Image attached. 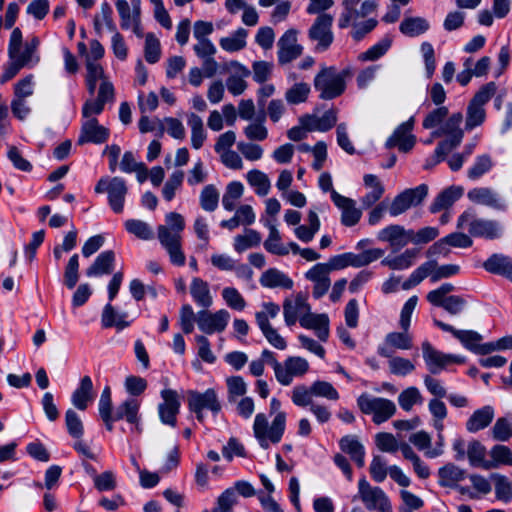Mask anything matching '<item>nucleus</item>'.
<instances>
[{"instance_id":"nucleus-24","label":"nucleus","mask_w":512,"mask_h":512,"mask_svg":"<svg viewBox=\"0 0 512 512\" xmlns=\"http://www.w3.org/2000/svg\"><path fill=\"white\" fill-rule=\"evenodd\" d=\"M310 311V305L305 296L301 293L297 294L294 300L285 299L283 303V314L287 326H292L296 323L301 315Z\"/></svg>"},{"instance_id":"nucleus-11","label":"nucleus","mask_w":512,"mask_h":512,"mask_svg":"<svg viewBox=\"0 0 512 512\" xmlns=\"http://www.w3.org/2000/svg\"><path fill=\"white\" fill-rule=\"evenodd\" d=\"M428 195V186L420 184L415 188L406 189L394 197L388 211L392 217H397L411 207L420 205Z\"/></svg>"},{"instance_id":"nucleus-30","label":"nucleus","mask_w":512,"mask_h":512,"mask_svg":"<svg viewBox=\"0 0 512 512\" xmlns=\"http://www.w3.org/2000/svg\"><path fill=\"white\" fill-rule=\"evenodd\" d=\"M259 282L265 288L281 287L283 289H292L294 284L289 276L277 268H269L264 271Z\"/></svg>"},{"instance_id":"nucleus-1","label":"nucleus","mask_w":512,"mask_h":512,"mask_svg":"<svg viewBox=\"0 0 512 512\" xmlns=\"http://www.w3.org/2000/svg\"><path fill=\"white\" fill-rule=\"evenodd\" d=\"M281 401L273 397L269 404V415L273 416L269 425L265 413H257L253 423V435L259 446L267 450L271 445L281 442L286 430L287 414L281 409Z\"/></svg>"},{"instance_id":"nucleus-7","label":"nucleus","mask_w":512,"mask_h":512,"mask_svg":"<svg viewBox=\"0 0 512 512\" xmlns=\"http://www.w3.org/2000/svg\"><path fill=\"white\" fill-rule=\"evenodd\" d=\"M38 46L39 39L37 37H33L30 41L23 43L21 30L19 28H15L11 33L9 41L10 58L14 61V64L38 62Z\"/></svg>"},{"instance_id":"nucleus-44","label":"nucleus","mask_w":512,"mask_h":512,"mask_svg":"<svg viewBox=\"0 0 512 512\" xmlns=\"http://www.w3.org/2000/svg\"><path fill=\"white\" fill-rule=\"evenodd\" d=\"M247 182L255 189V193L259 196H266L271 187L268 176L257 169L250 170L246 176Z\"/></svg>"},{"instance_id":"nucleus-58","label":"nucleus","mask_w":512,"mask_h":512,"mask_svg":"<svg viewBox=\"0 0 512 512\" xmlns=\"http://www.w3.org/2000/svg\"><path fill=\"white\" fill-rule=\"evenodd\" d=\"M310 93V86L306 83H296L285 93V98L289 104H300L307 100Z\"/></svg>"},{"instance_id":"nucleus-42","label":"nucleus","mask_w":512,"mask_h":512,"mask_svg":"<svg viewBox=\"0 0 512 512\" xmlns=\"http://www.w3.org/2000/svg\"><path fill=\"white\" fill-rule=\"evenodd\" d=\"M248 31L244 28L237 29L228 37L219 40L220 47L227 52H237L246 46Z\"/></svg>"},{"instance_id":"nucleus-14","label":"nucleus","mask_w":512,"mask_h":512,"mask_svg":"<svg viewBox=\"0 0 512 512\" xmlns=\"http://www.w3.org/2000/svg\"><path fill=\"white\" fill-rule=\"evenodd\" d=\"M229 320L230 313L225 309L218 310L215 313L203 309L197 313L198 328L209 335L224 331Z\"/></svg>"},{"instance_id":"nucleus-19","label":"nucleus","mask_w":512,"mask_h":512,"mask_svg":"<svg viewBox=\"0 0 512 512\" xmlns=\"http://www.w3.org/2000/svg\"><path fill=\"white\" fill-rule=\"evenodd\" d=\"M410 229H405L398 224H391L381 229L377 234V239L381 242H387L395 249H401L410 242Z\"/></svg>"},{"instance_id":"nucleus-12","label":"nucleus","mask_w":512,"mask_h":512,"mask_svg":"<svg viewBox=\"0 0 512 512\" xmlns=\"http://www.w3.org/2000/svg\"><path fill=\"white\" fill-rule=\"evenodd\" d=\"M162 402L158 404V415L162 424L175 427L180 412V396L176 390L163 389L160 393Z\"/></svg>"},{"instance_id":"nucleus-57","label":"nucleus","mask_w":512,"mask_h":512,"mask_svg":"<svg viewBox=\"0 0 512 512\" xmlns=\"http://www.w3.org/2000/svg\"><path fill=\"white\" fill-rule=\"evenodd\" d=\"M486 119L485 108L469 103L466 112L465 128L468 131L480 126Z\"/></svg>"},{"instance_id":"nucleus-28","label":"nucleus","mask_w":512,"mask_h":512,"mask_svg":"<svg viewBox=\"0 0 512 512\" xmlns=\"http://www.w3.org/2000/svg\"><path fill=\"white\" fill-rule=\"evenodd\" d=\"M139 410L140 401L136 398H128L117 406L113 414L117 420H126L138 428L141 419Z\"/></svg>"},{"instance_id":"nucleus-2","label":"nucleus","mask_w":512,"mask_h":512,"mask_svg":"<svg viewBox=\"0 0 512 512\" xmlns=\"http://www.w3.org/2000/svg\"><path fill=\"white\" fill-rule=\"evenodd\" d=\"M457 228H467L470 236L487 240L502 236L503 228L496 220L477 218L472 212L464 211L457 219Z\"/></svg>"},{"instance_id":"nucleus-32","label":"nucleus","mask_w":512,"mask_h":512,"mask_svg":"<svg viewBox=\"0 0 512 512\" xmlns=\"http://www.w3.org/2000/svg\"><path fill=\"white\" fill-rule=\"evenodd\" d=\"M465 477V470L459 468L453 463H448L438 470V484L441 487H457V483L464 480Z\"/></svg>"},{"instance_id":"nucleus-6","label":"nucleus","mask_w":512,"mask_h":512,"mask_svg":"<svg viewBox=\"0 0 512 512\" xmlns=\"http://www.w3.org/2000/svg\"><path fill=\"white\" fill-rule=\"evenodd\" d=\"M359 498L368 511L392 512V505L387 494L378 486L371 484L362 477L358 481V493L354 500Z\"/></svg>"},{"instance_id":"nucleus-60","label":"nucleus","mask_w":512,"mask_h":512,"mask_svg":"<svg viewBox=\"0 0 512 512\" xmlns=\"http://www.w3.org/2000/svg\"><path fill=\"white\" fill-rule=\"evenodd\" d=\"M79 280V256L70 257L64 271V284L68 289H73Z\"/></svg>"},{"instance_id":"nucleus-16","label":"nucleus","mask_w":512,"mask_h":512,"mask_svg":"<svg viewBox=\"0 0 512 512\" xmlns=\"http://www.w3.org/2000/svg\"><path fill=\"white\" fill-rule=\"evenodd\" d=\"M297 30H287L278 40V60L280 64L296 60L303 52V47L297 43Z\"/></svg>"},{"instance_id":"nucleus-22","label":"nucleus","mask_w":512,"mask_h":512,"mask_svg":"<svg viewBox=\"0 0 512 512\" xmlns=\"http://www.w3.org/2000/svg\"><path fill=\"white\" fill-rule=\"evenodd\" d=\"M434 324L442 331L451 333L456 339H458L462 343V345L466 349L474 353L476 352L478 345L482 340V336L476 331L458 330L455 329L452 325H449L437 319H434Z\"/></svg>"},{"instance_id":"nucleus-64","label":"nucleus","mask_w":512,"mask_h":512,"mask_svg":"<svg viewBox=\"0 0 512 512\" xmlns=\"http://www.w3.org/2000/svg\"><path fill=\"white\" fill-rule=\"evenodd\" d=\"M390 373L406 376L415 370V365L407 358L396 356L388 361Z\"/></svg>"},{"instance_id":"nucleus-34","label":"nucleus","mask_w":512,"mask_h":512,"mask_svg":"<svg viewBox=\"0 0 512 512\" xmlns=\"http://www.w3.org/2000/svg\"><path fill=\"white\" fill-rule=\"evenodd\" d=\"M494 418V409L487 405L476 411L469 417L466 422V429L475 433L490 425Z\"/></svg>"},{"instance_id":"nucleus-45","label":"nucleus","mask_w":512,"mask_h":512,"mask_svg":"<svg viewBox=\"0 0 512 512\" xmlns=\"http://www.w3.org/2000/svg\"><path fill=\"white\" fill-rule=\"evenodd\" d=\"M494 481L495 495L498 500L508 503L512 500V482L505 475L492 473L490 476Z\"/></svg>"},{"instance_id":"nucleus-61","label":"nucleus","mask_w":512,"mask_h":512,"mask_svg":"<svg viewBox=\"0 0 512 512\" xmlns=\"http://www.w3.org/2000/svg\"><path fill=\"white\" fill-rule=\"evenodd\" d=\"M312 393L316 397L326 398L328 400L337 401L340 398L336 388L327 381L317 380L311 384Z\"/></svg>"},{"instance_id":"nucleus-35","label":"nucleus","mask_w":512,"mask_h":512,"mask_svg":"<svg viewBox=\"0 0 512 512\" xmlns=\"http://www.w3.org/2000/svg\"><path fill=\"white\" fill-rule=\"evenodd\" d=\"M462 193L463 189L455 186L443 190L431 203L429 208L430 212L437 213L449 208L462 196Z\"/></svg>"},{"instance_id":"nucleus-10","label":"nucleus","mask_w":512,"mask_h":512,"mask_svg":"<svg viewBox=\"0 0 512 512\" xmlns=\"http://www.w3.org/2000/svg\"><path fill=\"white\" fill-rule=\"evenodd\" d=\"M421 348L427 369L434 375L439 374L449 365L465 362L463 356L443 353L434 348L429 341H424Z\"/></svg>"},{"instance_id":"nucleus-52","label":"nucleus","mask_w":512,"mask_h":512,"mask_svg":"<svg viewBox=\"0 0 512 512\" xmlns=\"http://www.w3.org/2000/svg\"><path fill=\"white\" fill-rule=\"evenodd\" d=\"M423 398L418 388L411 386L403 390L398 396L399 406L404 411H410L417 403H422Z\"/></svg>"},{"instance_id":"nucleus-37","label":"nucleus","mask_w":512,"mask_h":512,"mask_svg":"<svg viewBox=\"0 0 512 512\" xmlns=\"http://www.w3.org/2000/svg\"><path fill=\"white\" fill-rule=\"evenodd\" d=\"M264 225L269 229V235L263 244L266 251L278 256L287 255L289 249L281 243V236L276 226L268 220Z\"/></svg>"},{"instance_id":"nucleus-5","label":"nucleus","mask_w":512,"mask_h":512,"mask_svg":"<svg viewBox=\"0 0 512 512\" xmlns=\"http://www.w3.org/2000/svg\"><path fill=\"white\" fill-rule=\"evenodd\" d=\"M187 404L189 411L195 414L196 419L200 423L204 422V410L217 415L222 409L218 394L213 388H209L204 392L188 390Z\"/></svg>"},{"instance_id":"nucleus-25","label":"nucleus","mask_w":512,"mask_h":512,"mask_svg":"<svg viewBox=\"0 0 512 512\" xmlns=\"http://www.w3.org/2000/svg\"><path fill=\"white\" fill-rule=\"evenodd\" d=\"M116 255L113 250L101 252L86 270L88 277H99L111 274L114 270Z\"/></svg>"},{"instance_id":"nucleus-40","label":"nucleus","mask_w":512,"mask_h":512,"mask_svg":"<svg viewBox=\"0 0 512 512\" xmlns=\"http://www.w3.org/2000/svg\"><path fill=\"white\" fill-rule=\"evenodd\" d=\"M418 249H406L402 254L393 258H385L381 264L388 266L392 270H405L413 265L415 258L418 255Z\"/></svg>"},{"instance_id":"nucleus-4","label":"nucleus","mask_w":512,"mask_h":512,"mask_svg":"<svg viewBox=\"0 0 512 512\" xmlns=\"http://www.w3.org/2000/svg\"><path fill=\"white\" fill-rule=\"evenodd\" d=\"M357 405L363 414L372 415L375 424L386 422L396 413V405L392 400L367 393L357 398Z\"/></svg>"},{"instance_id":"nucleus-43","label":"nucleus","mask_w":512,"mask_h":512,"mask_svg":"<svg viewBox=\"0 0 512 512\" xmlns=\"http://www.w3.org/2000/svg\"><path fill=\"white\" fill-rule=\"evenodd\" d=\"M188 125L191 128V144L196 150L200 149L206 140V133L203 127V121L200 116L191 113L188 116Z\"/></svg>"},{"instance_id":"nucleus-63","label":"nucleus","mask_w":512,"mask_h":512,"mask_svg":"<svg viewBox=\"0 0 512 512\" xmlns=\"http://www.w3.org/2000/svg\"><path fill=\"white\" fill-rule=\"evenodd\" d=\"M490 456L492 460L490 462L495 463V468L500 465L512 466V450L505 445H495L490 450Z\"/></svg>"},{"instance_id":"nucleus-48","label":"nucleus","mask_w":512,"mask_h":512,"mask_svg":"<svg viewBox=\"0 0 512 512\" xmlns=\"http://www.w3.org/2000/svg\"><path fill=\"white\" fill-rule=\"evenodd\" d=\"M493 167V161L490 155L482 154L475 158L473 165L467 170V176L470 180H478L488 173Z\"/></svg>"},{"instance_id":"nucleus-41","label":"nucleus","mask_w":512,"mask_h":512,"mask_svg":"<svg viewBox=\"0 0 512 512\" xmlns=\"http://www.w3.org/2000/svg\"><path fill=\"white\" fill-rule=\"evenodd\" d=\"M126 314L118 315L111 305L107 303L102 312L101 324L103 328L116 327L118 330H123L128 327L130 323L125 320Z\"/></svg>"},{"instance_id":"nucleus-20","label":"nucleus","mask_w":512,"mask_h":512,"mask_svg":"<svg viewBox=\"0 0 512 512\" xmlns=\"http://www.w3.org/2000/svg\"><path fill=\"white\" fill-rule=\"evenodd\" d=\"M332 201L342 211L341 223L344 226L351 227L359 222L362 212L356 208L354 200L332 191Z\"/></svg>"},{"instance_id":"nucleus-8","label":"nucleus","mask_w":512,"mask_h":512,"mask_svg":"<svg viewBox=\"0 0 512 512\" xmlns=\"http://www.w3.org/2000/svg\"><path fill=\"white\" fill-rule=\"evenodd\" d=\"M96 193H107L108 203L116 214L123 212L125 198L128 192L126 181L121 177H102L95 186Z\"/></svg>"},{"instance_id":"nucleus-26","label":"nucleus","mask_w":512,"mask_h":512,"mask_svg":"<svg viewBox=\"0 0 512 512\" xmlns=\"http://www.w3.org/2000/svg\"><path fill=\"white\" fill-rule=\"evenodd\" d=\"M93 400V382L91 377L86 375L81 378L78 387L72 393L71 402L75 408L84 411Z\"/></svg>"},{"instance_id":"nucleus-17","label":"nucleus","mask_w":512,"mask_h":512,"mask_svg":"<svg viewBox=\"0 0 512 512\" xmlns=\"http://www.w3.org/2000/svg\"><path fill=\"white\" fill-rule=\"evenodd\" d=\"M468 199L479 205L487 206L496 211H506L507 203L503 197L489 187H476L468 191Z\"/></svg>"},{"instance_id":"nucleus-31","label":"nucleus","mask_w":512,"mask_h":512,"mask_svg":"<svg viewBox=\"0 0 512 512\" xmlns=\"http://www.w3.org/2000/svg\"><path fill=\"white\" fill-rule=\"evenodd\" d=\"M190 294L196 305L203 309H208L213 303L208 283L199 277L192 279Z\"/></svg>"},{"instance_id":"nucleus-21","label":"nucleus","mask_w":512,"mask_h":512,"mask_svg":"<svg viewBox=\"0 0 512 512\" xmlns=\"http://www.w3.org/2000/svg\"><path fill=\"white\" fill-rule=\"evenodd\" d=\"M329 273L324 263L314 265L305 273V278L314 283L312 294L315 299H320L329 290L331 285Z\"/></svg>"},{"instance_id":"nucleus-55","label":"nucleus","mask_w":512,"mask_h":512,"mask_svg":"<svg viewBox=\"0 0 512 512\" xmlns=\"http://www.w3.org/2000/svg\"><path fill=\"white\" fill-rule=\"evenodd\" d=\"M183 180L184 172L182 170H175L170 175L162 189V195L166 201L169 202L175 197V193L182 186Z\"/></svg>"},{"instance_id":"nucleus-62","label":"nucleus","mask_w":512,"mask_h":512,"mask_svg":"<svg viewBox=\"0 0 512 512\" xmlns=\"http://www.w3.org/2000/svg\"><path fill=\"white\" fill-rule=\"evenodd\" d=\"M197 323V315H195L190 304H184L179 311V325L183 333L191 334L194 330V323Z\"/></svg>"},{"instance_id":"nucleus-3","label":"nucleus","mask_w":512,"mask_h":512,"mask_svg":"<svg viewBox=\"0 0 512 512\" xmlns=\"http://www.w3.org/2000/svg\"><path fill=\"white\" fill-rule=\"evenodd\" d=\"M349 70L336 72L332 66L324 67L315 77L314 86L320 92V98L331 100L340 96L345 90V76Z\"/></svg>"},{"instance_id":"nucleus-29","label":"nucleus","mask_w":512,"mask_h":512,"mask_svg":"<svg viewBox=\"0 0 512 512\" xmlns=\"http://www.w3.org/2000/svg\"><path fill=\"white\" fill-rule=\"evenodd\" d=\"M337 122V115L334 110H327L321 117L307 115L301 118V123L308 131L326 132L333 128Z\"/></svg>"},{"instance_id":"nucleus-9","label":"nucleus","mask_w":512,"mask_h":512,"mask_svg":"<svg viewBox=\"0 0 512 512\" xmlns=\"http://www.w3.org/2000/svg\"><path fill=\"white\" fill-rule=\"evenodd\" d=\"M333 16L327 13L316 17L308 30V38L315 42V51L324 52L329 49L334 40L332 32Z\"/></svg>"},{"instance_id":"nucleus-18","label":"nucleus","mask_w":512,"mask_h":512,"mask_svg":"<svg viewBox=\"0 0 512 512\" xmlns=\"http://www.w3.org/2000/svg\"><path fill=\"white\" fill-rule=\"evenodd\" d=\"M309 370V363L306 359L298 356H289L282 364V376L278 382L283 386H288L295 377H302Z\"/></svg>"},{"instance_id":"nucleus-27","label":"nucleus","mask_w":512,"mask_h":512,"mask_svg":"<svg viewBox=\"0 0 512 512\" xmlns=\"http://www.w3.org/2000/svg\"><path fill=\"white\" fill-rule=\"evenodd\" d=\"M342 452L348 454L355 464L362 468L365 465V448L355 435L343 436L339 441Z\"/></svg>"},{"instance_id":"nucleus-53","label":"nucleus","mask_w":512,"mask_h":512,"mask_svg":"<svg viewBox=\"0 0 512 512\" xmlns=\"http://www.w3.org/2000/svg\"><path fill=\"white\" fill-rule=\"evenodd\" d=\"M219 203V192L212 184L206 185L200 194V205L208 212L216 210Z\"/></svg>"},{"instance_id":"nucleus-46","label":"nucleus","mask_w":512,"mask_h":512,"mask_svg":"<svg viewBox=\"0 0 512 512\" xmlns=\"http://www.w3.org/2000/svg\"><path fill=\"white\" fill-rule=\"evenodd\" d=\"M244 192V186L239 181H232L226 186L225 193L222 197V205L225 210L231 212L236 208V202Z\"/></svg>"},{"instance_id":"nucleus-54","label":"nucleus","mask_w":512,"mask_h":512,"mask_svg":"<svg viewBox=\"0 0 512 512\" xmlns=\"http://www.w3.org/2000/svg\"><path fill=\"white\" fill-rule=\"evenodd\" d=\"M128 233L133 234L139 239L149 240L153 237V232L150 226L138 219H129L124 224Z\"/></svg>"},{"instance_id":"nucleus-50","label":"nucleus","mask_w":512,"mask_h":512,"mask_svg":"<svg viewBox=\"0 0 512 512\" xmlns=\"http://www.w3.org/2000/svg\"><path fill=\"white\" fill-rule=\"evenodd\" d=\"M385 342L390 347L399 350H409L413 346V338L409 331L390 332L385 336Z\"/></svg>"},{"instance_id":"nucleus-38","label":"nucleus","mask_w":512,"mask_h":512,"mask_svg":"<svg viewBox=\"0 0 512 512\" xmlns=\"http://www.w3.org/2000/svg\"><path fill=\"white\" fill-rule=\"evenodd\" d=\"M429 28V22L423 17H405L399 26L400 32L408 37H417Z\"/></svg>"},{"instance_id":"nucleus-59","label":"nucleus","mask_w":512,"mask_h":512,"mask_svg":"<svg viewBox=\"0 0 512 512\" xmlns=\"http://www.w3.org/2000/svg\"><path fill=\"white\" fill-rule=\"evenodd\" d=\"M193 50L203 64H217L214 60L217 50L210 40L197 42L193 46Z\"/></svg>"},{"instance_id":"nucleus-56","label":"nucleus","mask_w":512,"mask_h":512,"mask_svg":"<svg viewBox=\"0 0 512 512\" xmlns=\"http://www.w3.org/2000/svg\"><path fill=\"white\" fill-rule=\"evenodd\" d=\"M65 424L68 434L75 438L81 439L84 434V426L79 415L73 410L68 409L65 413Z\"/></svg>"},{"instance_id":"nucleus-39","label":"nucleus","mask_w":512,"mask_h":512,"mask_svg":"<svg viewBox=\"0 0 512 512\" xmlns=\"http://www.w3.org/2000/svg\"><path fill=\"white\" fill-rule=\"evenodd\" d=\"M348 267L360 268L369 265L378 260L384 254V250L380 248L368 249L359 254L347 252Z\"/></svg>"},{"instance_id":"nucleus-23","label":"nucleus","mask_w":512,"mask_h":512,"mask_svg":"<svg viewBox=\"0 0 512 512\" xmlns=\"http://www.w3.org/2000/svg\"><path fill=\"white\" fill-rule=\"evenodd\" d=\"M482 267L491 274L499 275L512 282V258L494 253L484 261Z\"/></svg>"},{"instance_id":"nucleus-13","label":"nucleus","mask_w":512,"mask_h":512,"mask_svg":"<svg viewBox=\"0 0 512 512\" xmlns=\"http://www.w3.org/2000/svg\"><path fill=\"white\" fill-rule=\"evenodd\" d=\"M414 127V117L401 123L386 140L385 147L392 149L397 147L400 152L407 153L413 149L416 137L411 133Z\"/></svg>"},{"instance_id":"nucleus-33","label":"nucleus","mask_w":512,"mask_h":512,"mask_svg":"<svg viewBox=\"0 0 512 512\" xmlns=\"http://www.w3.org/2000/svg\"><path fill=\"white\" fill-rule=\"evenodd\" d=\"M466 456L472 467H481L485 470L495 468V463L485 460L486 447L478 440H473L468 444Z\"/></svg>"},{"instance_id":"nucleus-47","label":"nucleus","mask_w":512,"mask_h":512,"mask_svg":"<svg viewBox=\"0 0 512 512\" xmlns=\"http://www.w3.org/2000/svg\"><path fill=\"white\" fill-rule=\"evenodd\" d=\"M261 239V234L258 231L246 229L245 235H237L234 238V250L238 253H242L249 248L259 246Z\"/></svg>"},{"instance_id":"nucleus-49","label":"nucleus","mask_w":512,"mask_h":512,"mask_svg":"<svg viewBox=\"0 0 512 512\" xmlns=\"http://www.w3.org/2000/svg\"><path fill=\"white\" fill-rule=\"evenodd\" d=\"M312 388L307 387L304 384H299L293 387L291 391V400L292 403L297 407H309L314 404L313 402Z\"/></svg>"},{"instance_id":"nucleus-51","label":"nucleus","mask_w":512,"mask_h":512,"mask_svg":"<svg viewBox=\"0 0 512 512\" xmlns=\"http://www.w3.org/2000/svg\"><path fill=\"white\" fill-rule=\"evenodd\" d=\"M391 44V38L384 37L381 41L369 48L367 51L360 53L358 60L361 62L376 61L388 51V49L391 47Z\"/></svg>"},{"instance_id":"nucleus-15","label":"nucleus","mask_w":512,"mask_h":512,"mask_svg":"<svg viewBox=\"0 0 512 512\" xmlns=\"http://www.w3.org/2000/svg\"><path fill=\"white\" fill-rule=\"evenodd\" d=\"M110 130L100 125L96 118L82 121L80 133L77 139V145L87 143L103 144L108 141Z\"/></svg>"},{"instance_id":"nucleus-36","label":"nucleus","mask_w":512,"mask_h":512,"mask_svg":"<svg viewBox=\"0 0 512 512\" xmlns=\"http://www.w3.org/2000/svg\"><path fill=\"white\" fill-rule=\"evenodd\" d=\"M462 120L463 116L461 113L452 114L438 130L433 132V136L440 137L446 135L448 138L458 139L461 142L464 136V132L460 128Z\"/></svg>"}]
</instances>
